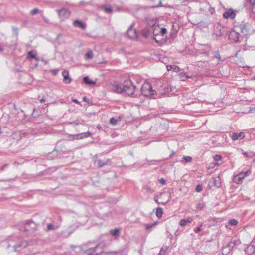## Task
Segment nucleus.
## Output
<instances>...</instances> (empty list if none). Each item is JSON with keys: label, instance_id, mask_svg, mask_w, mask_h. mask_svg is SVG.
Masks as SVG:
<instances>
[{"label": "nucleus", "instance_id": "obj_1", "mask_svg": "<svg viewBox=\"0 0 255 255\" xmlns=\"http://www.w3.org/2000/svg\"><path fill=\"white\" fill-rule=\"evenodd\" d=\"M123 86L124 93L133 97L137 96V90H136V86L133 84L130 80L127 79L125 80Z\"/></svg>", "mask_w": 255, "mask_h": 255}, {"label": "nucleus", "instance_id": "obj_2", "mask_svg": "<svg viewBox=\"0 0 255 255\" xmlns=\"http://www.w3.org/2000/svg\"><path fill=\"white\" fill-rule=\"evenodd\" d=\"M141 93L145 97H150L155 95L156 92L152 89L150 83L145 82L141 88Z\"/></svg>", "mask_w": 255, "mask_h": 255}, {"label": "nucleus", "instance_id": "obj_3", "mask_svg": "<svg viewBox=\"0 0 255 255\" xmlns=\"http://www.w3.org/2000/svg\"><path fill=\"white\" fill-rule=\"evenodd\" d=\"M87 253L88 255H93L94 254L95 255H98L100 253L101 254V255H115L116 252H109L107 253H103L102 249H101L100 245H97L94 248L89 249L87 251Z\"/></svg>", "mask_w": 255, "mask_h": 255}, {"label": "nucleus", "instance_id": "obj_4", "mask_svg": "<svg viewBox=\"0 0 255 255\" xmlns=\"http://www.w3.org/2000/svg\"><path fill=\"white\" fill-rule=\"evenodd\" d=\"M13 240H10V242L7 244V248H9L11 246H13L14 251H19L22 248H26L28 244L26 241H21L20 243L17 244H13Z\"/></svg>", "mask_w": 255, "mask_h": 255}, {"label": "nucleus", "instance_id": "obj_5", "mask_svg": "<svg viewBox=\"0 0 255 255\" xmlns=\"http://www.w3.org/2000/svg\"><path fill=\"white\" fill-rule=\"evenodd\" d=\"M152 33L153 34V38L155 41L159 44H162L165 42L164 39H157V37H160V27L158 26H155V24H153L151 27Z\"/></svg>", "mask_w": 255, "mask_h": 255}, {"label": "nucleus", "instance_id": "obj_6", "mask_svg": "<svg viewBox=\"0 0 255 255\" xmlns=\"http://www.w3.org/2000/svg\"><path fill=\"white\" fill-rule=\"evenodd\" d=\"M251 173V171L250 170H248L245 172H241L234 177L233 181L237 184H240L242 183L243 179Z\"/></svg>", "mask_w": 255, "mask_h": 255}, {"label": "nucleus", "instance_id": "obj_7", "mask_svg": "<svg viewBox=\"0 0 255 255\" xmlns=\"http://www.w3.org/2000/svg\"><path fill=\"white\" fill-rule=\"evenodd\" d=\"M58 14L59 18L63 20L68 18L70 15V11L67 8H62L56 10Z\"/></svg>", "mask_w": 255, "mask_h": 255}, {"label": "nucleus", "instance_id": "obj_8", "mask_svg": "<svg viewBox=\"0 0 255 255\" xmlns=\"http://www.w3.org/2000/svg\"><path fill=\"white\" fill-rule=\"evenodd\" d=\"M240 30L242 34L246 36L251 33L252 29L250 24L244 23L240 25Z\"/></svg>", "mask_w": 255, "mask_h": 255}, {"label": "nucleus", "instance_id": "obj_9", "mask_svg": "<svg viewBox=\"0 0 255 255\" xmlns=\"http://www.w3.org/2000/svg\"><path fill=\"white\" fill-rule=\"evenodd\" d=\"M239 36L240 34L234 30L231 31L228 34L229 39L234 42L239 41Z\"/></svg>", "mask_w": 255, "mask_h": 255}, {"label": "nucleus", "instance_id": "obj_10", "mask_svg": "<svg viewBox=\"0 0 255 255\" xmlns=\"http://www.w3.org/2000/svg\"><path fill=\"white\" fill-rule=\"evenodd\" d=\"M37 227L36 224L32 220L27 221L25 225L24 230L30 231L31 230H35Z\"/></svg>", "mask_w": 255, "mask_h": 255}, {"label": "nucleus", "instance_id": "obj_11", "mask_svg": "<svg viewBox=\"0 0 255 255\" xmlns=\"http://www.w3.org/2000/svg\"><path fill=\"white\" fill-rule=\"evenodd\" d=\"M93 160H94V164L95 165L97 164V166L99 167H103L105 165L107 164L108 161V160H102L101 159H98L97 158V155H95L94 156Z\"/></svg>", "mask_w": 255, "mask_h": 255}, {"label": "nucleus", "instance_id": "obj_12", "mask_svg": "<svg viewBox=\"0 0 255 255\" xmlns=\"http://www.w3.org/2000/svg\"><path fill=\"white\" fill-rule=\"evenodd\" d=\"M113 90L117 93H123L124 86L121 84L115 83L113 86Z\"/></svg>", "mask_w": 255, "mask_h": 255}, {"label": "nucleus", "instance_id": "obj_13", "mask_svg": "<svg viewBox=\"0 0 255 255\" xmlns=\"http://www.w3.org/2000/svg\"><path fill=\"white\" fill-rule=\"evenodd\" d=\"M92 133L90 132H86L73 135V139H81L90 136Z\"/></svg>", "mask_w": 255, "mask_h": 255}, {"label": "nucleus", "instance_id": "obj_14", "mask_svg": "<svg viewBox=\"0 0 255 255\" xmlns=\"http://www.w3.org/2000/svg\"><path fill=\"white\" fill-rule=\"evenodd\" d=\"M127 35L128 37L131 39L137 38V33L135 29H133L131 26L127 31Z\"/></svg>", "mask_w": 255, "mask_h": 255}, {"label": "nucleus", "instance_id": "obj_15", "mask_svg": "<svg viewBox=\"0 0 255 255\" xmlns=\"http://www.w3.org/2000/svg\"><path fill=\"white\" fill-rule=\"evenodd\" d=\"M231 136L233 140H241L245 137V134L242 132L239 133H233Z\"/></svg>", "mask_w": 255, "mask_h": 255}, {"label": "nucleus", "instance_id": "obj_16", "mask_svg": "<svg viewBox=\"0 0 255 255\" xmlns=\"http://www.w3.org/2000/svg\"><path fill=\"white\" fill-rule=\"evenodd\" d=\"M73 24L74 27H79L82 30H84L86 28V24L79 20H74L73 22Z\"/></svg>", "mask_w": 255, "mask_h": 255}, {"label": "nucleus", "instance_id": "obj_17", "mask_svg": "<svg viewBox=\"0 0 255 255\" xmlns=\"http://www.w3.org/2000/svg\"><path fill=\"white\" fill-rule=\"evenodd\" d=\"M223 17L226 19L228 18L233 19L235 17V14L232 9H230L223 13Z\"/></svg>", "mask_w": 255, "mask_h": 255}, {"label": "nucleus", "instance_id": "obj_18", "mask_svg": "<svg viewBox=\"0 0 255 255\" xmlns=\"http://www.w3.org/2000/svg\"><path fill=\"white\" fill-rule=\"evenodd\" d=\"M62 75L63 76V82L65 83H70L71 79L69 76V72L67 70H64L62 72Z\"/></svg>", "mask_w": 255, "mask_h": 255}, {"label": "nucleus", "instance_id": "obj_19", "mask_svg": "<svg viewBox=\"0 0 255 255\" xmlns=\"http://www.w3.org/2000/svg\"><path fill=\"white\" fill-rule=\"evenodd\" d=\"M245 251L247 254L251 255L255 252V246L253 245H248Z\"/></svg>", "mask_w": 255, "mask_h": 255}, {"label": "nucleus", "instance_id": "obj_20", "mask_svg": "<svg viewBox=\"0 0 255 255\" xmlns=\"http://www.w3.org/2000/svg\"><path fill=\"white\" fill-rule=\"evenodd\" d=\"M142 190L147 194H152L154 192V190L148 185L144 186Z\"/></svg>", "mask_w": 255, "mask_h": 255}, {"label": "nucleus", "instance_id": "obj_21", "mask_svg": "<svg viewBox=\"0 0 255 255\" xmlns=\"http://www.w3.org/2000/svg\"><path fill=\"white\" fill-rule=\"evenodd\" d=\"M101 9L108 14H111L113 11V9L111 6L103 5L101 7Z\"/></svg>", "mask_w": 255, "mask_h": 255}, {"label": "nucleus", "instance_id": "obj_22", "mask_svg": "<svg viewBox=\"0 0 255 255\" xmlns=\"http://www.w3.org/2000/svg\"><path fill=\"white\" fill-rule=\"evenodd\" d=\"M239 244V241L237 240H232L227 245V247L229 248V250H232L234 247Z\"/></svg>", "mask_w": 255, "mask_h": 255}, {"label": "nucleus", "instance_id": "obj_23", "mask_svg": "<svg viewBox=\"0 0 255 255\" xmlns=\"http://www.w3.org/2000/svg\"><path fill=\"white\" fill-rule=\"evenodd\" d=\"M193 221V219L191 217L188 218L187 219H182L180 221V225L181 226H185L187 223H191Z\"/></svg>", "mask_w": 255, "mask_h": 255}, {"label": "nucleus", "instance_id": "obj_24", "mask_svg": "<svg viewBox=\"0 0 255 255\" xmlns=\"http://www.w3.org/2000/svg\"><path fill=\"white\" fill-rule=\"evenodd\" d=\"M167 69L168 71L173 70L174 71L179 72L181 70L180 68L175 65H167Z\"/></svg>", "mask_w": 255, "mask_h": 255}, {"label": "nucleus", "instance_id": "obj_25", "mask_svg": "<svg viewBox=\"0 0 255 255\" xmlns=\"http://www.w3.org/2000/svg\"><path fill=\"white\" fill-rule=\"evenodd\" d=\"M121 120V118L120 117H118L117 119H115L114 117H112L110 119V123L113 125H117L118 123Z\"/></svg>", "mask_w": 255, "mask_h": 255}, {"label": "nucleus", "instance_id": "obj_26", "mask_svg": "<svg viewBox=\"0 0 255 255\" xmlns=\"http://www.w3.org/2000/svg\"><path fill=\"white\" fill-rule=\"evenodd\" d=\"M84 82L88 85H95L96 82L92 80H91L88 76H86L83 78Z\"/></svg>", "mask_w": 255, "mask_h": 255}, {"label": "nucleus", "instance_id": "obj_27", "mask_svg": "<svg viewBox=\"0 0 255 255\" xmlns=\"http://www.w3.org/2000/svg\"><path fill=\"white\" fill-rule=\"evenodd\" d=\"M242 154L246 157L252 158L255 156V153L252 151L243 152Z\"/></svg>", "mask_w": 255, "mask_h": 255}, {"label": "nucleus", "instance_id": "obj_28", "mask_svg": "<svg viewBox=\"0 0 255 255\" xmlns=\"http://www.w3.org/2000/svg\"><path fill=\"white\" fill-rule=\"evenodd\" d=\"M158 223V221H156V222H155L154 223L151 224H145L144 225V226L145 227V229L146 230H148L149 231H150L151 229L155 226V225H157V224Z\"/></svg>", "mask_w": 255, "mask_h": 255}, {"label": "nucleus", "instance_id": "obj_29", "mask_svg": "<svg viewBox=\"0 0 255 255\" xmlns=\"http://www.w3.org/2000/svg\"><path fill=\"white\" fill-rule=\"evenodd\" d=\"M111 234L114 237H118L120 234V230L118 229H115L110 231Z\"/></svg>", "mask_w": 255, "mask_h": 255}, {"label": "nucleus", "instance_id": "obj_30", "mask_svg": "<svg viewBox=\"0 0 255 255\" xmlns=\"http://www.w3.org/2000/svg\"><path fill=\"white\" fill-rule=\"evenodd\" d=\"M156 216L158 218H161L163 214V210L161 208H157L156 212Z\"/></svg>", "mask_w": 255, "mask_h": 255}, {"label": "nucleus", "instance_id": "obj_31", "mask_svg": "<svg viewBox=\"0 0 255 255\" xmlns=\"http://www.w3.org/2000/svg\"><path fill=\"white\" fill-rule=\"evenodd\" d=\"M27 57L28 58H34L36 60H38V58L36 57V55L33 53L32 51H29L27 54Z\"/></svg>", "mask_w": 255, "mask_h": 255}, {"label": "nucleus", "instance_id": "obj_32", "mask_svg": "<svg viewBox=\"0 0 255 255\" xmlns=\"http://www.w3.org/2000/svg\"><path fill=\"white\" fill-rule=\"evenodd\" d=\"M213 54H214L215 58L217 59L219 61H221V57L218 50L214 51Z\"/></svg>", "mask_w": 255, "mask_h": 255}, {"label": "nucleus", "instance_id": "obj_33", "mask_svg": "<svg viewBox=\"0 0 255 255\" xmlns=\"http://www.w3.org/2000/svg\"><path fill=\"white\" fill-rule=\"evenodd\" d=\"M222 254L224 255H227L231 250H229V248L227 247V246L223 247L222 249Z\"/></svg>", "mask_w": 255, "mask_h": 255}, {"label": "nucleus", "instance_id": "obj_34", "mask_svg": "<svg viewBox=\"0 0 255 255\" xmlns=\"http://www.w3.org/2000/svg\"><path fill=\"white\" fill-rule=\"evenodd\" d=\"M93 57V53L92 51H89L85 55L86 59H92Z\"/></svg>", "mask_w": 255, "mask_h": 255}, {"label": "nucleus", "instance_id": "obj_35", "mask_svg": "<svg viewBox=\"0 0 255 255\" xmlns=\"http://www.w3.org/2000/svg\"><path fill=\"white\" fill-rule=\"evenodd\" d=\"M40 12H41V11L39 9L35 8L30 11V14L31 15H34Z\"/></svg>", "mask_w": 255, "mask_h": 255}, {"label": "nucleus", "instance_id": "obj_36", "mask_svg": "<svg viewBox=\"0 0 255 255\" xmlns=\"http://www.w3.org/2000/svg\"><path fill=\"white\" fill-rule=\"evenodd\" d=\"M238 223V221L235 219H233L229 221V224L232 226H236Z\"/></svg>", "mask_w": 255, "mask_h": 255}, {"label": "nucleus", "instance_id": "obj_37", "mask_svg": "<svg viewBox=\"0 0 255 255\" xmlns=\"http://www.w3.org/2000/svg\"><path fill=\"white\" fill-rule=\"evenodd\" d=\"M251 5V11L253 13H255V2H252L250 0Z\"/></svg>", "mask_w": 255, "mask_h": 255}, {"label": "nucleus", "instance_id": "obj_38", "mask_svg": "<svg viewBox=\"0 0 255 255\" xmlns=\"http://www.w3.org/2000/svg\"><path fill=\"white\" fill-rule=\"evenodd\" d=\"M167 33V30L165 28H160V35L161 36H163Z\"/></svg>", "mask_w": 255, "mask_h": 255}, {"label": "nucleus", "instance_id": "obj_39", "mask_svg": "<svg viewBox=\"0 0 255 255\" xmlns=\"http://www.w3.org/2000/svg\"><path fill=\"white\" fill-rule=\"evenodd\" d=\"M183 159L186 162H190L192 161V158L191 156H184L183 157Z\"/></svg>", "mask_w": 255, "mask_h": 255}, {"label": "nucleus", "instance_id": "obj_40", "mask_svg": "<svg viewBox=\"0 0 255 255\" xmlns=\"http://www.w3.org/2000/svg\"><path fill=\"white\" fill-rule=\"evenodd\" d=\"M204 207H205V204L203 202L199 203L197 205V208L200 210L203 209L204 208Z\"/></svg>", "mask_w": 255, "mask_h": 255}, {"label": "nucleus", "instance_id": "obj_41", "mask_svg": "<svg viewBox=\"0 0 255 255\" xmlns=\"http://www.w3.org/2000/svg\"><path fill=\"white\" fill-rule=\"evenodd\" d=\"M166 250H167L166 249H164L163 248H162L160 249V251L158 254L159 255H165V253L166 252Z\"/></svg>", "mask_w": 255, "mask_h": 255}, {"label": "nucleus", "instance_id": "obj_42", "mask_svg": "<svg viewBox=\"0 0 255 255\" xmlns=\"http://www.w3.org/2000/svg\"><path fill=\"white\" fill-rule=\"evenodd\" d=\"M202 189H203L202 186L200 184H198L196 186V191L197 192H200V191H202Z\"/></svg>", "mask_w": 255, "mask_h": 255}, {"label": "nucleus", "instance_id": "obj_43", "mask_svg": "<svg viewBox=\"0 0 255 255\" xmlns=\"http://www.w3.org/2000/svg\"><path fill=\"white\" fill-rule=\"evenodd\" d=\"M222 159V156L220 155H216L214 157V159L216 161H220Z\"/></svg>", "mask_w": 255, "mask_h": 255}, {"label": "nucleus", "instance_id": "obj_44", "mask_svg": "<svg viewBox=\"0 0 255 255\" xmlns=\"http://www.w3.org/2000/svg\"><path fill=\"white\" fill-rule=\"evenodd\" d=\"M150 35V32L149 31H144L143 32V35L145 38H148Z\"/></svg>", "mask_w": 255, "mask_h": 255}, {"label": "nucleus", "instance_id": "obj_45", "mask_svg": "<svg viewBox=\"0 0 255 255\" xmlns=\"http://www.w3.org/2000/svg\"><path fill=\"white\" fill-rule=\"evenodd\" d=\"M159 182L162 185H165L166 183V180L163 178H161L159 180Z\"/></svg>", "mask_w": 255, "mask_h": 255}, {"label": "nucleus", "instance_id": "obj_46", "mask_svg": "<svg viewBox=\"0 0 255 255\" xmlns=\"http://www.w3.org/2000/svg\"><path fill=\"white\" fill-rule=\"evenodd\" d=\"M52 229H53V224H49L47 225V230L49 231V230H52Z\"/></svg>", "mask_w": 255, "mask_h": 255}, {"label": "nucleus", "instance_id": "obj_47", "mask_svg": "<svg viewBox=\"0 0 255 255\" xmlns=\"http://www.w3.org/2000/svg\"><path fill=\"white\" fill-rule=\"evenodd\" d=\"M170 198L169 197V198L168 199V200H167L166 202H165L159 203V202H158V201H157V200H155V201H156V203H157L158 204H162V205H165L166 204V203H168V202H169V201H170Z\"/></svg>", "mask_w": 255, "mask_h": 255}, {"label": "nucleus", "instance_id": "obj_48", "mask_svg": "<svg viewBox=\"0 0 255 255\" xmlns=\"http://www.w3.org/2000/svg\"><path fill=\"white\" fill-rule=\"evenodd\" d=\"M201 231V227H197L195 229H194V232L196 233H197L198 232H199L200 231Z\"/></svg>", "mask_w": 255, "mask_h": 255}, {"label": "nucleus", "instance_id": "obj_49", "mask_svg": "<svg viewBox=\"0 0 255 255\" xmlns=\"http://www.w3.org/2000/svg\"><path fill=\"white\" fill-rule=\"evenodd\" d=\"M83 100L84 101L87 102H88L89 101V99L88 98H87L86 97H84L83 98Z\"/></svg>", "mask_w": 255, "mask_h": 255}, {"label": "nucleus", "instance_id": "obj_50", "mask_svg": "<svg viewBox=\"0 0 255 255\" xmlns=\"http://www.w3.org/2000/svg\"><path fill=\"white\" fill-rule=\"evenodd\" d=\"M201 55H202L203 56H209V54L207 52H203L201 53Z\"/></svg>", "mask_w": 255, "mask_h": 255}, {"label": "nucleus", "instance_id": "obj_51", "mask_svg": "<svg viewBox=\"0 0 255 255\" xmlns=\"http://www.w3.org/2000/svg\"><path fill=\"white\" fill-rule=\"evenodd\" d=\"M72 101L76 104H80V102L77 99H73Z\"/></svg>", "mask_w": 255, "mask_h": 255}, {"label": "nucleus", "instance_id": "obj_52", "mask_svg": "<svg viewBox=\"0 0 255 255\" xmlns=\"http://www.w3.org/2000/svg\"><path fill=\"white\" fill-rule=\"evenodd\" d=\"M175 152L172 151V153L169 155V158H171L174 155Z\"/></svg>", "mask_w": 255, "mask_h": 255}, {"label": "nucleus", "instance_id": "obj_53", "mask_svg": "<svg viewBox=\"0 0 255 255\" xmlns=\"http://www.w3.org/2000/svg\"><path fill=\"white\" fill-rule=\"evenodd\" d=\"M43 18L46 22H48L49 20L48 19V18H45L44 17H43Z\"/></svg>", "mask_w": 255, "mask_h": 255}, {"label": "nucleus", "instance_id": "obj_54", "mask_svg": "<svg viewBox=\"0 0 255 255\" xmlns=\"http://www.w3.org/2000/svg\"><path fill=\"white\" fill-rule=\"evenodd\" d=\"M3 50V47L0 45V51H2Z\"/></svg>", "mask_w": 255, "mask_h": 255}, {"label": "nucleus", "instance_id": "obj_55", "mask_svg": "<svg viewBox=\"0 0 255 255\" xmlns=\"http://www.w3.org/2000/svg\"><path fill=\"white\" fill-rule=\"evenodd\" d=\"M44 101H45V99H43V98H42V99H41V100H40V102H44Z\"/></svg>", "mask_w": 255, "mask_h": 255}, {"label": "nucleus", "instance_id": "obj_56", "mask_svg": "<svg viewBox=\"0 0 255 255\" xmlns=\"http://www.w3.org/2000/svg\"><path fill=\"white\" fill-rule=\"evenodd\" d=\"M13 29L14 30H18V28H17L13 27Z\"/></svg>", "mask_w": 255, "mask_h": 255}, {"label": "nucleus", "instance_id": "obj_57", "mask_svg": "<svg viewBox=\"0 0 255 255\" xmlns=\"http://www.w3.org/2000/svg\"><path fill=\"white\" fill-rule=\"evenodd\" d=\"M157 39H164L163 38H160V37H157Z\"/></svg>", "mask_w": 255, "mask_h": 255}, {"label": "nucleus", "instance_id": "obj_58", "mask_svg": "<svg viewBox=\"0 0 255 255\" xmlns=\"http://www.w3.org/2000/svg\"><path fill=\"white\" fill-rule=\"evenodd\" d=\"M251 1L255 2V0H250Z\"/></svg>", "mask_w": 255, "mask_h": 255}, {"label": "nucleus", "instance_id": "obj_59", "mask_svg": "<svg viewBox=\"0 0 255 255\" xmlns=\"http://www.w3.org/2000/svg\"><path fill=\"white\" fill-rule=\"evenodd\" d=\"M60 36V35H58L57 38H59Z\"/></svg>", "mask_w": 255, "mask_h": 255}, {"label": "nucleus", "instance_id": "obj_60", "mask_svg": "<svg viewBox=\"0 0 255 255\" xmlns=\"http://www.w3.org/2000/svg\"><path fill=\"white\" fill-rule=\"evenodd\" d=\"M187 77L185 76V80L187 78Z\"/></svg>", "mask_w": 255, "mask_h": 255}, {"label": "nucleus", "instance_id": "obj_61", "mask_svg": "<svg viewBox=\"0 0 255 255\" xmlns=\"http://www.w3.org/2000/svg\"><path fill=\"white\" fill-rule=\"evenodd\" d=\"M71 247L74 248V246H73V245H72V246H71Z\"/></svg>", "mask_w": 255, "mask_h": 255}, {"label": "nucleus", "instance_id": "obj_62", "mask_svg": "<svg viewBox=\"0 0 255 255\" xmlns=\"http://www.w3.org/2000/svg\"><path fill=\"white\" fill-rule=\"evenodd\" d=\"M71 247L74 248V246H73V245H72V246H71Z\"/></svg>", "mask_w": 255, "mask_h": 255}]
</instances>
